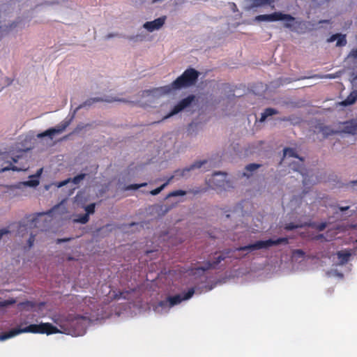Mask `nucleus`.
<instances>
[{
  "label": "nucleus",
  "mask_w": 357,
  "mask_h": 357,
  "mask_svg": "<svg viewBox=\"0 0 357 357\" xmlns=\"http://www.w3.org/2000/svg\"><path fill=\"white\" fill-rule=\"evenodd\" d=\"M53 321L57 325L54 326L50 323H40V324H31L22 329H13L8 333L0 335V341H5L22 333H63L72 336H81L85 333L86 328L89 319L85 317H75L73 314L68 316L55 314L52 317Z\"/></svg>",
  "instance_id": "f257e3e1"
},
{
  "label": "nucleus",
  "mask_w": 357,
  "mask_h": 357,
  "mask_svg": "<svg viewBox=\"0 0 357 357\" xmlns=\"http://www.w3.org/2000/svg\"><path fill=\"white\" fill-rule=\"evenodd\" d=\"M198 76L199 73L196 70L189 68L171 84L155 88L152 90L144 91L142 96L146 98V102L149 103H153L155 100L158 99L165 94L170 93L173 91L187 88L195 84Z\"/></svg>",
  "instance_id": "f03ea898"
},
{
  "label": "nucleus",
  "mask_w": 357,
  "mask_h": 357,
  "mask_svg": "<svg viewBox=\"0 0 357 357\" xmlns=\"http://www.w3.org/2000/svg\"><path fill=\"white\" fill-rule=\"evenodd\" d=\"M282 163L289 165L290 169L297 172L302 178L304 186L309 187L317 183L319 178L311 170H307L303 167V159L299 158L293 149L286 148L283 151Z\"/></svg>",
  "instance_id": "7ed1b4c3"
},
{
  "label": "nucleus",
  "mask_w": 357,
  "mask_h": 357,
  "mask_svg": "<svg viewBox=\"0 0 357 357\" xmlns=\"http://www.w3.org/2000/svg\"><path fill=\"white\" fill-rule=\"evenodd\" d=\"M194 293V289L191 288L188 291L187 293L169 297L167 300L159 302L155 306L154 310L156 313L158 314L167 313L171 307L179 304L182 301H185L190 298L193 296Z\"/></svg>",
  "instance_id": "20e7f679"
},
{
  "label": "nucleus",
  "mask_w": 357,
  "mask_h": 357,
  "mask_svg": "<svg viewBox=\"0 0 357 357\" xmlns=\"http://www.w3.org/2000/svg\"><path fill=\"white\" fill-rule=\"evenodd\" d=\"M24 150L20 149L16 153L14 150L7 152H0V172L12 169L13 171H21L23 169L14 166L13 164L17 162L21 158L20 153Z\"/></svg>",
  "instance_id": "39448f33"
},
{
  "label": "nucleus",
  "mask_w": 357,
  "mask_h": 357,
  "mask_svg": "<svg viewBox=\"0 0 357 357\" xmlns=\"http://www.w3.org/2000/svg\"><path fill=\"white\" fill-rule=\"evenodd\" d=\"M287 238H278L275 240L268 239L265 241H257L253 243L236 248V250H246L252 252L258 250L268 249L271 247L278 245L281 243H287Z\"/></svg>",
  "instance_id": "423d86ee"
},
{
  "label": "nucleus",
  "mask_w": 357,
  "mask_h": 357,
  "mask_svg": "<svg viewBox=\"0 0 357 357\" xmlns=\"http://www.w3.org/2000/svg\"><path fill=\"white\" fill-rule=\"evenodd\" d=\"M294 17L289 14H283L281 12H275L271 14L259 15L255 17V20L257 22H276L284 21V26L291 28V22L294 21Z\"/></svg>",
  "instance_id": "0eeeda50"
},
{
  "label": "nucleus",
  "mask_w": 357,
  "mask_h": 357,
  "mask_svg": "<svg viewBox=\"0 0 357 357\" xmlns=\"http://www.w3.org/2000/svg\"><path fill=\"white\" fill-rule=\"evenodd\" d=\"M213 188L220 190H228L234 188L233 182L227 178L225 172H215L209 180Z\"/></svg>",
  "instance_id": "6e6552de"
},
{
  "label": "nucleus",
  "mask_w": 357,
  "mask_h": 357,
  "mask_svg": "<svg viewBox=\"0 0 357 357\" xmlns=\"http://www.w3.org/2000/svg\"><path fill=\"white\" fill-rule=\"evenodd\" d=\"M212 162L206 160L197 161L190 165L188 167L184 168L182 170H177L175 172V176H179L181 177H185L188 176V173L196 169H202L203 171H207L211 167Z\"/></svg>",
  "instance_id": "1a4fd4ad"
},
{
  "label": "nucleus",
  "mask_w": 357,
  "mask_h": 357,
  "mask_svg": "<svg viewBox=\"0 0 357 357\" xmlns=\"http://www.w3.org/2000/svg\"><path fill=\"white\" fill-rule=\"evenodd\" d=\"M70 120L64 121L54 128H51L37 135L38 138L48 137L52 140L56 136L61 135L70 125Z\"/></svg>",
  "instance_id": "9d476101"
},
{
  "label": "nucleus",
  "mask_w": 357,
  "mask_h": 357,
  "mask_svg": "<svg viewBox=\"0 0 357 357\" xmlns=\"http://www.w3.org/2000/svg\"><path fill=\"white\" fill-rule=\"evenodd\" d=\"M195 97L193 95H190L187 98L181 100L174 107L172 110L166 116H165L162 120L167 119L183 110L188 107L194 101Z\"/></svg>",
  "instance_id": "9b49d317"
},
{
  "label": "nucleus",
  "mask_w": 357,
  "mask_h": 357,
  "mask_svg": "<svg viewBox=\"0 0 357 357\" xmlns=\"http://www.w3.org/2000/svg\"><path fill=\"white\" fill-rule=\"evenodd\" d=\"M65 211L66 208L63 206V204L61 203L60 204L55 206L53 208H52L51 210L48 211L46 213H38L34 218H33L32 222L34 224L35 227H38V222L42 220L44 216L47 215L48 217H52L57 213H63Z\"/></svg>",
  "instance_id": "f8f14e48"
},
{
  "label": "nucleus",
  "mask_w": 357,
  "mask_h": 357,
  "mask_svg": "<svg viewBox=\"0 0 357 357\" xmlns=\"http://www.w3.org/2000/svg\"><path fill=\"white\" fill-rule=\"evenodd\" d=\"M180 202H181L180 199H176L171 204L153 205L151 206V213L160 217L163 216Z\"/></svg>",
  "instance_id": "ddd939ff"
},
{
  "label": "nucleus",
  "mask_w": 357,
  "mask_h": 357,
  "mask_svg": "<svg viewBox=\"0 0 357 357\" xmlns=\"http://www.w3.org/2000/svg\"><path fill=\"white\" fill-rule=\"evenodd\" d=\"M339 134L345 133L350 135L357 134V119H353L349 121L340 122L337 123Z\"/></svg>",
  "instance_id": "4468645a"
},
{
  "label": "nucleus",
  "mask_w": 357,
  "mask_h": 357,
  "mask_svg": "<svg viewBox=\"0 0 357 357\" xmlns=\"http://www.w3.org/2000/svg\"><path fill=\"white\" fill-rule=\"evenodd\" d=\"M351 84V92L347 98L342 102V105L344 106L354 104L357 100V74L353 73L350 79Z\"/></svg>",
  "instance_id": "2eb2a0df"
},
{
  "label": "nucleus",
  "mask_w": 357,
  "mask_h": 357,
  "mask_svg": "<svg viewBox=\"0 0 357 357\" xmlns=\"http://www.w3.org/2000/svg\"><path fill=\"white\" fill-rule=\"evenodd\" d=\"M351 255L349 250H341L333 255V261L336 265H343L346 264Z\"/></svg>",
  "instance_id": "dca6fc26"
},
{
  "label": "nucleus",
  "mask_w": 357,
  "mask_h": 357,
  "mask_svg": "<svg viewBox=\"0 0 357 357\" xmlns=\"http://www.w3.org/2000/svg\"><path fill=\"white\" fill-rule=\"evenodd\" d=\"M165 17H159L153 21L145 22L143 27L149 32H153L161 28L165 23Z\"/></svg>",
  "instance_id": "f3484780"
},
{
  "label": "nucleus",
  "mask_w": 357,
  "mask_h": 357,
  "mask_svg": "<svg viewBox=\"0 0 357 357\" xmlns=\"http://www.w3.org/2000/svg\"><path fill=\"white\" fill-rule=\"evenodd\" d=\"M95 204H91L85 207L86 213L80 215L79 218L74 219L75 222L85 224L89 221V214H93L95 211Z\"/></svg>",
  "instance_id": "a211bd4d"
},
{
  "label": "nucleus",
  "mask_w": 357,
  "mask_h": 357,
  "mask_svg": "<svg viewBox=\"0 0 357 357\" xmlns=\"http://www.w3.org/2000/svg\"><path fill=\"white\" fill-rule=\"evenodd\" d=\"M327 41L328 43H332L336 41L337 47H342L345 46L347 44L346 36L341 33H336L331 36Z\"/></svg>",
  "instance_id": "6ab92c4d"
},
{
  "label": "nucleus",
  "mask_w": 357,
  "mask_h": 357,
  "mask_svg": "<svg viewBox=\"0 0 357 357\" xmlns=\"http://www.w3.org/2000/svg\"><path fill=\"white\" fill-rule=\"evenodd\" d=\"M86 176V174H80L76 176H75L73 179L68 178L63 181L59 183L56 186L58 188H61L66 185L67 183L72 182L74 185H78Z\"/></svg>",
  "instance_id": "aec40b11"
},
{
  "label": "nucleus",
  "mask_w": 357,
  "mask_h": 357,
  "mask_svg": "<svg viewBox=\"0 0 357 357\" xmlns=\"http://www.w3.org/2000/svg\"><path fill=\"white\" fill-rule=\"evenodd\" d=\"M321 132L324 137H327L330 135L339 134L340 130H338V125L334 126H324L321 129Z\"/></svg>",
  "instance_id": "412c9836"
},
{
  "label": "nucleus",
  "mask_w": 357,
  "mask_h": 357,
  "mask_svg": "<svg viewBox=\"0 0 357 357\" xmlns=\"http://www.w3.org/2000/svg\"><path fill=\"white\" fill-rule=\"evenodd\" d=\"M261 167L260 165L256 164V163H252L248 165L245 167V170L243 173L244 176H246L248 178L250 177L252 174L257 171V169H259Z\"/></svg>",
  "instance_id": "4be33fe9"
},
{
  "label": "nucleus",
  "mask_w": 357,
  "mask_h": 357,
  "mask_svg": "<svg viewBox=\"0 0 357 357\" xmlns=\"http://www.w3.org/2000/svg\"><path fill=\"white\" fill-rule=\"evenodd\" d=\"M246 1L250 3V6L252 8L255 7H261L266 5H271L275 2V0H245Z\"/></svg>",
  "instance_id": "5701e85b"
},
{
  "label": "nucleus",
  "mask_w": 357,
  "mask_h": 357,
  "mask_svg": "<svg viewBox=\"0 0 357 357\" xmlns=\"http://www.w3.org/2000/svg\"><path fill=\"white\" fill-rule=\"evenodd\" d=\"M291 259L294 262L301 263L305 259V252L302 250H295L292 252Z\"/></svg>",
  "instance_id": "b1692460"
},
{
  "label": "nucleus",
  "mask_w": 357,
  "mask_h": 357,
  "mask_svg": "<svg viewBox=\"0 0 357 357\" xmlns=\"http://www.w3.org/2000/svg\"><path fill=\"white\" fill-rule=\"evenodd\" d=\"M225 257H226L225 255H220L217 257V259L213 264L210 261H208L204 266L198 268L197 271L201 270L204 272L206 270L211 268L213 266L219 264L222 260H224Z\"/></svg>",
  "instance_id": "393cba45"
},
{
  "label": "nucleus",
  "mask_w": 357,
  "mask_h": 357,
  "mask_svg": "<svg viewBox=\"0 0 357 357\" xmlns=\"http://www.w3.org/2000/svg\"><path fill=\"white\" fill-rule=\"evenodd\" d=\"M278 113L277 110L273 108H267L264 110V112L261 114V117L259 119L260 122L265 121L268 117L271 116Z\"/></svg>",
  "instance_id": "a878e982"
},
{
  "label": "nucleus",
  "mask_w": 357,
  "mask_h": 357,
  "mask_svg": "<svg viewBox=\"0 0 357 357\" xmlns=\"http://www.w3.org/2000/svg\"><path fill=\"white\" fill-rule=\"evenodd\" d=\"M305 224H303V222H290V223H287L284 225V228L286 229V230H288V231H290V230H293L294 229H297V228H301V227H303L304 226Z\"/></svg>",
  "instance_id": "bb28decb"
},
{
  "label": "nucleus",
  "mask_w": 357,
  "mask_h": 357,
  "mask_svg": "<svg viewBox=\"0 0 357 357\" xmlns=\"http://www.w3.org/2000/svg\"><path fill=\"white\" fill-rule=\"evenodd\" d=\"M185 195H186V192L185 190H175V191H173V192L169 193L167 195L166 199H169L172 197H183Z\"/></svg>",
  "instance_id": "cd10ccee"
},
{
  "label": "nucleus",
  "mask_w": 357,
  "mask_h": 357,
  "mask_svg": "<svg viewBox=\"0 0 357 357\" xmlns=\"http://www.w3.org/2000/svg\"><path fill=\"white\" fill-rule=\"evenodd\" d=\"M39 184V181L36 176H30V180L24 182V185L29 187H36Z\"/></svg>",
  "instance_id": "c85d7f7f"
},
{
  "label": "nucleus",
  "mask_w": 357,
  "mask_h": 357,
  "mask_svg": "<svg viewBox=\"0 0 357 357\" xmlns=\"http://www.w3.org/2000/svg\"><path fill=\"white\" fill-rule=\"evenodd\" d=\"M173 178V176H172L166 183H165L164 184H162L161 186H160L159 188H156V189H154L153 190H151L150 192L151 195H158L169 183V181Z\"/></svg>",
  "instance_id": "c756f323"
},
{
  "label": "nucleus",
  "mask_w": 357,
  "mask_h": 357,
  "mask_svg": "<svg viewBox=\"0 0 357 357\" xmlns=\"http://www.w3.org/2000/svg\"><path fill=\"white\" fill-rule=\"evenodd\" d=\"M327 275L329 277H337L340 279H342L343 278L342 273L338 272L337 269H334V268H332L329 271H328Z\"/></svg>",
  "instance_id": "7c9ffc66"
},
{
  "label": "nucleus",
  "mask_w": 357,
  "mask_h": 357,
  "mask_svg": "<svg viewBox=\"0 0 357 357\" xmlns=\"http://www.w3.org/2000/svg\"><path fill=\"white\" fill-rule=\"evenodd\" d=\"M338 77H339V73H337L335 74H328V75H315L312 76V77H313V78L335 79Z\"/></svg>",
  "instance_id": "2f4dec72"
},
{
  "label": "nucleus",
  "mask_w": 357,
  "mask_h": 357,
  "mask_svg": "<svg viewBox=\"0 0 357 357\" xmlns=\"http://www.w3.org/2000/svg\"><path fill=\"white\" fill-rule=\"evenodd\" d=\"M357 59V49L352 50L347 56V62H351L352 60Z\"/></svg>",
  "instance_id": "473e14b6"
},
{
  "label": "nucleus",
  "mask_w": 357,
  "mask_h": 357,
  "mask_svg": "<svg viewBox=\"0 0 357 357\" xmlns=\"http://www.w3.org/2000/svg\"><path fill=\"white\" fill-rule=\"evenodd\" d=\"M146 185H147L146 183H141V184H132V185H128L126 188V190H137L138 188H139L141 187L146 186Z\"/></svg>",
  "instance_id": "72a5a7b5"
},
{
  "label": "nucleus",
  "mask_w": 357,
  "mask_h": 357,
  "mask_svg": "<svg viewBox=\"0 0 357 357\" xmlns=\"http://www.w3.org/2000/svg\"><path fill=\"white\" fill-rule=\"evenodd\" d=\"M100 100L98 99V98H95V99H93V100H89L87 101H86L83 105H80L79 106H78L74 111V114L77 111L79 110L80 108L83 107H85L86 105H90L91 104V102H93L95 101H99Z\"/></svg>",
  "instance_id": "f704fd0d"
},
{
  "label": "nucleus",
  "mask_w": 357,
  "mask_h": 357,
  "mask_svg": "<svg viewBox=\"0 0 357 357\" xmlns=\"http://www.w3.org/2000/svg\"><path fill=\"white\" fill-rule=\"evenodd\" d=\"M301 202V199L298 198H294L292 199L289 202V207L292 210H296V207L294 206L297 204H299Z\"/></svg>",
  "instance_id": "c9c22d12"
},
{
  "label": "nucleus",
  "mask_w": 357,
  "mask_h": 357,
  "mask_svg": "<svg viewBox=\"0 0 357 357\" xmlns=\"http://www.w3.org/2000/svg\"><path fill=\"white\" fill-rule=\"evenodd\" d=\"M144 36H142V35L140 34H137L136 36H129L128 37V39L131 41H141V40H144Z\"/></svg>",
  "instance_id": "e433bc0d"
},
{
  "label": "nucleus",
  "mask_w": 357,
  "mask_h": 357,
  "mask_svg": "<svg viewBox=\"0 0 357 357\" xmlns=\"http://www.w3.org/2000/svg\"><path fill=\"white\" fill-rule=\"evenodd\" d=\"M242 211L243 208L241 204H238L236 206H235L234 207V210L232 211L234 213H237L238 215H241L242 213Z\"/></svg>",
  "instance_id": "4c0bfd02"
},
{
  "label": "nucleus",
  "mask_w": 357,
  "mask_h": 357,
  "mask_svg": "<svg viewBox=\"0 0 357 357\" xmlns=\"http://www.w3.org/2000/svg\"><path fill=\"white\" fill-rule=\"evenodd\" d=\"M15 302V300L4 301L0 302V307H6L9 305L13 304Z\"/></svg>",
  "instance_id": "58836bf2"
},
{
  "label": "nucleus",
  "mask_w": 357,
  "mask_h": 357,
  "mask_svg": "<svg viewBox=\"0 0 357 357\" xmlns=\"http://www.w3.org/2000/svg\"><path fill=\"white\" fill-rule=\"evenodd\" d=\"M229 7L234 13H238L237 6L234 3H229Z\"/></svg>",
  "instance_id": "ea45409f"
},
{
  "label": "nucleus",
  "mask_w": 357,
  "mask_h": 357,
  "mask_svg": "<svg viewBox=\"0 0 357 357\" xmlns=\"http://www.w3.org/2000/svg\"><path fill=\"white\" fill-rule=\"evenodd\" d=\"M8 233V231L6 229H0V239L6 234Z\"/></svg>",
  "instance_id": "a19ab883"
},
{
  "label": "nucleus",
  "mask_w": 357,
  "mask_h": 357,
  "mask_svg": "<svg viewBox=\"0 0 357 357\" xmlns=\"http://www.w3.org/2000/svg\"><path fill=\"white\" fill-rule=\"evenodd\" d=\"M326 223H321L317 227V229L319 231H323L326 228Z\"/></svg>",
  "instance_id": "79ce46f5"
},
{
  "label": "nucleus",
  "mask_w": 357,
  "mask_h": 357,
  "mask_svg": "<svg viewBox=\"0 0 357 357\" xmlns=\"http://www.w3.org/2000/svg\"><path fill=\"white\" fill-rule=\"evenodd\" d=\"M42 172H43V169H40L37 171L36 175H33L32 176H36V178H38L42 174Z\"/></svg>",
  "instance_id": "37998d69"
},
{
  "label": "nucleus",
  "mask_w": 357,
  "mask_h": 357,
  "mask_svg": "<svg viewBox=\"0 0 357 357\" xmlns=\"http://www.w3.org/2000/svg\"><path fill=\"white\" fill-rule=\"evenodd\" d=\"M70 240V238H59L57 239V243H63V242H67Z\"/></svg>",
  "instance_id": "c03bdc74"
},
{
  "label": "nucleus",
  "mask_w": 357,
  "mask_h": 357,
  "mask_svg": "<svg viewBox=\"0 0 357 357\" xmlns=\"http://www.w3.org/2000/svg\"><path fill=\"white\" fill-rule=\"evenodd\" d=\"M349 206H344V207H343V206H341V207H340L339 208H340V210L341 211H345L348 210V209H349Z\"/></svg>",
  "instance_id": "a18cd8bd"
},
{
  "label": "nucleus",
  "mask_w": 357,
  "mask_h": 357,
  "mask_svg": "<svg viewBox=\"0 0 357 357\" xmlns=\"http://www.w3.org/2000/svg\"><path fill=\"white\" fill-rule=\"evenodd\" d=\"M114 101H123V102H124L125 100H121V99H114Z\"/></svg>",
  "instance_id": "49530a36"
},
{
  "label": "nucleus",
  "mask_w": 357,
  "mask_h": 357,
  "mask_svg": "<svg viewBox=\"0 0 357 357\" xmlns=\"http://www.w3.org/2000/svg\"><path fill=\"white\" fill-rule=\"evenodd\" d=\"M29 245H30V246H31L32 241H31V238L29 240Z\"/></svg>",
  "instance_id": "de8ad7c7"
},
{
  "label": "nucleus",
  "mask_w": 357,
  "mask_h": 357,
  "mask_svg": "<svg viewBox=\"0 0 357 357\" xmlns=\"http://www.w3.org/2000/svg\"><path fill=\"white\" fill-rule=\"evenodd\" d=\"M77 201H78V195H77V196L75 197V202H77Z\"/></svg>",
  "instance_id": "09e8293b"
},
{
  "label": "nucleus",
  "mask_w": 357,
  "mask_h": 357,
  "mask_svg": "<svg viewBox=\"0 0 357 357\" xmlns=\"http://www.w3.org/2000/svg\"><path fill=\"white\" fill-rule=\"evenodd\" d=\"M323 237V235H319L317 236V238H322Z\"/></svg>",
  "instance_id": "8fccbe9b"
},
{
  "label": "nucleus",
  "mask_w": 357,
  "mask_h": 357,
  "mask_svg": "<svg viewBox=\"0 0 357 357\" xmlns=\"http://www.w3.org/2000/svg\"><path fill=\"white\" fill-rule=\"evenodd\" d=\"M226 216H227V218H229L231 216V215L230 214H227Z\"/></svg>",
  "instance_id": "3c124183"
},
{
  "label": "nucleus",
  "mask_w": 357,
  "mask_h": 357,
  "mask_svg": "<svg viewBox=\"0 0 357 357\" xmlns=\"http://www.w3.org/2000/svg\"><path fill=\"white\" fill-rule=\"evenodd\" d=\"M80 129H81V128L77 127V130H80Z\"/></svg>",
  "instance_id": "603ef678"
}]
</instances>
